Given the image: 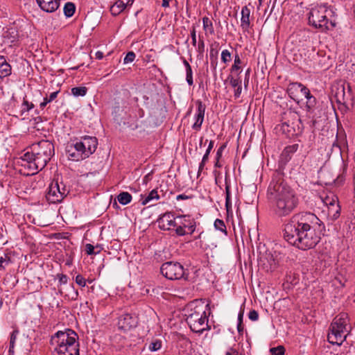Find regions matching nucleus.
Returning a JSON list of instances; mask_svg holds the SVG:
<instances>
[{"label":"nucleus","mask_w":355,"mask_h":355,"mask_svg":"<svg viewBox=\"0 0 355 355\" xmlns=\"http://www.w3.org/2000/svg\"><path fill=\"white\" fill-rule=\"evenodd\" d=\"M325 232L324 223L313 213L294 214L284 228V239L291 245L302 250L312 249Z\"/></svg>","instance_id":"nucleus-1"},{"label":"nucleus","mask_w":355,"mask_h":355,"mask_svg":"<svg viewBox=\"0 0 355 355\" xmlns=\"http://www.w3.org/2000/svg\"><path fill=\"white\" fill-rule=\"evenodd\" d=\"M268 198L272 204L274 214L278 218L289 216L299 204L295 191L279 174L273 176L268 188Z\"/></svg>","instance_id":"nucleus-2"},{"label":"nucleus","mask_w":355,"mask_h":355,"mask_svg":"<svg viewBox=\"0 0 355 355\" xmlns=\"http://www.w3.org/2000/svg\"><path fill=\"white\" fill-rule=\"evenodd\" d=\"M54 153L53 144L42 140L31 146L21 157V166L28 170V175H35L44 168Z\"/></svg>","instance_id":"nucleus-3"},{"label":"nucleus","mask_w":355,"mask_h":355,"mask_svg":"<svg viewBox=\"0 0 355 355\" xmlns=\"http://www.w3.org/2000/svg\"><path fill=\"white\" fill-rule=\"evenodd\" d=\"M184 311L186 321L192 331L200 334L208 329V319L202 300L189 302Z\"/></svg>","instance_id":"nucleus-4"},{"label":"nucleus","mask_w":355,"mask_h":355,"mask_svg":"<svg viewBox=\"0 0 355 355\" xmlns=\"http://www.w3.org/2000/svg\"><path fill=\"white\" fill-rule=\"evenodd\" d=\"M76 333L70 329L58 331L51 338L56 344L54 355H79V344Z\"/></svg>","instance_id":"nucleus-5"},{"label":"nucleus","mask_w":355,"mask_h":355,"mask_svg":"<svg viewBox=\"0 0 355 355\" xmlns=\"http://www.w3.org/2000/svg\"><path fill=\"white\" fill-rule=\"evenodd\" d=\"M349 321L348 314L344 312L334 318L327 335V340L331 344L340 345L346 340L351 330Z\"/></svg>","instance_id":"nucleus-6"},{"label":"nucleus","mask_w":355,"mask_h":355,"mask_svg":"<svg viewBox=\"0 0 355 355\" xmlns=\"http://www.w3.org/2000/svg\"><path fill=\"white\" fill-rule=\"evenodd\" d=\"M282 256L277 250H266L259 258V270L268 274L277 275L282 270Z\"/></svg>","instance_id":"nucleus-7"},{"label":"nucleus","mask_w":355,"mask_h":355,"mask_svg":"<svg viewBox=\"0 0 355 355\" xmlns=\"http://www.w3.org/2000/svg\"><path fill=\"white\" fill-rule=\"evenodd\" d=\"M328 8L325 5L316 6L312 8L307 14L308 23L315 28L324 31L329 29L327 18Z\"/></svg>","instance_id":"nucleus-8"},{"label":"nucleus","mask_w":355,"mask_h":355,"mask_svg":"<svg viewBox=\"0 0 355 355\" xmlns=\"http://www.w3.org/2000/svg\"><path fill=\"white\" fill-rule=\"evenodd\" d=\"M160 270L166 278L171 280H176L182 278L187 279L184 268L178 262H166L162 265Z\"/></svg>","instance_id":"nucleus-9"},{"label":"nucleus","mask_w":355,"mask_h":355,"mask_svg":"<svg viewBox=\"0 0 355 355\" xmlns=\"http://www.w3.org/2000/svg\"><path fill=\"white\" fill-rule=\"evenodd\" d=\"M177 226L175 230L178 236H184L187 234H193L196 227V223L189 216L180 215L176 217Z\"/></svg>","instance_id":"nucleus-10"},{"label":"nucleus","mask_w":355,"mask_h":355,"mask_svg":"<svg viewBox=\"0 0 355 355\" xmlns=\"http://www.w3.org/2000/svg\"><path fill=\"white\" fill-rule=\"evenodd\" d=\"M98 141L95 137L85 136L76 142V148L83 153V157H89L96 150Z\"/></svg>","instance_id":"nucleus-11"},{"label":"nucleus","mask_w":355,"mask_h":355,"mask_svg":"<svg viewBox=\"0 0 355 355\" xmlns=\"http://www.w3.org/2000/svg\"><path fill=\"white\" fill-rule=\"evenodd\" d=\"M68 193L69 190L65 185H62V191H60V184L56 181L49 185L46 198L50 203H57L61 202Z\"/></svg>","instance_id":"nucleus-12"},{"label":"nucleus","mask_w":355,"mask_h":355,"mask_svg":"<svg viewBox=\"0 0 355 355\" xmlns=\"http://www.w3.org/2000/svg\"><path fill=\"white\" fill-rule=\"evenodd\" d=\"M137 318L136 316L130 313H125L119 318L118 327L119 329L124 331H129L137 325Z\"/></svg>","instance_id":"nucleus-13"},{"label":"nucleus","mask_w":355,"mask_h":355,"mask_svg":"<svg viewBox=\"0 0 355 355\" xmlns=\"http://www.w3.org/2000/svg\"><path fill=\"white\" fill-rule=\"evenodd\" d=\"M158 227L163 230H170L172 227L177 226V220L174 216L167 212L161 216L157 220Z\"/></svg>","instance_id":"nucleus-14"},{"label":"nucleus","mask_w":355,"mask_h":355,"mask_svg":"<svg viewBox=\"0 0 355 355\" xmlns=\"http://www.w3.org/2000/svg\"><path fill=\"white\" fill-rule=\"evenodd\" d=\"M196 105H198L197 113L195 116V123H193L192 128L196 130H199L201 128L202 124L204 121L205 112L206 107L200 101H196Z\"/></svg>","instance_id":"nucleus-15"},{"label":"nucleus","mask_w":355,"mask_h":355,"mask_svg":"<svg viewBox=\"0 0 355 355\" xmlns=\"http://www.w3.org/2000/svg\"><path fill=\"white\" fill-rule=\"evenodd\" d=\"M251 10L248 6L241 9V27L243 31H248L251 26Z\"/></svg>","instance_id":"nucleus-16"},{"label":"nucleus","mask_w":355,"mask_h":355,"mask_svg":"<svg viewBox=\"0 0 355 355\" xmlns=\"http://www.w3.org/2000/svg\"><path fill=\"white\" fill-rule=\"evenodd\" d=\"M40 8L46 12H53L58 10L60 0H36Z\"/></svg>","instance_id":"nucleus-17"},{"label":"nucleus","mask_w":355,"mask_h":355,"mask_svg":"<svg viewBox=\"0 0 355 355\" xmlns=\"http://www.w3.org/2000/svg\"><path fill=\"white\" fill-rule=\"evenodd\" d=\"M67 154L69 159L73 161H80L85 159L83 153L76 148V143L68 145L67 147Z\"/></svg>","instance_id":"nucleus-18"},{"label":"nucleus","mask_w":355,"mask_h":355,"mask_svg":"<svg viewBox=\"0 0 355 355\" xmlns=\"http://www.w3.org/2000/svg\"><path fill=\"white\" fill-rule=\"evenodd\" d=\"M277 131L281 132L282 134L286 135L287 137L293 136L295 134V130L292 124L288 122H283L276 126Z\"/></svg>","instance_id":"nucleus-19"},{"label":"nucleus","mask_w":355,"mask_h":355,"mask_svg":"<svg viewBox=\"0 0 355 355\" xmlns=\"http://www.w3.org/2000/svg\"><path fill=\"white\" fill-rule=\"evenodd\" d=\"M327 209V216L331 220L334 221L338 218L341 210L338 202L335 204H332L331 206L328 207Z\"/></svg>","instance_id":"nucleus-20"},{"label":"nucleus","mask_w":355,"mask_h":355,"mask_svg":"<svg viewBox=\"0 0 355 355\" xmlns=\"http://www.w3.org/2000/svg\"><path fill=\"white\" fill-rule=\"evenodd\" d=\"M300 89L301 83H290L287 89V92L289 96L296 102L299 101L297 94L300 92Z\"/></svg>","instance_id":"nucleus-21"},{"label":"nucleus","mask_w":355,"mask_h":355,"mask_svg":"<svg viewBox=\"0 0 355 355\" xmlns=\"http://www.w3.org/2000/svg\"><path fill=\"white\" fill-rule=\"evenodd\" d=\"M11 73V67L3 55H0V77H6Z\"/></svg>","instance_id":"nucleus-22"},{"label":"nucleus","mask_w":355,"mask_h":355,"mask_svg":"<svg viewBox=\"0 0 355 355\" xmlns=\"http://www.w3.org/2000/svg\"><path fill=\"white\" fill-rule=\"evenodd\" d=\"M3 37L5 42L8 43H13L18 39V32L16 28H10L3 33Z\"/></svg>","instance_id":"nucleus-23"},{"label":"nucleus","mask_w":355,"mask_h":355,"mask_svg":"<svg viewBox=\"0 0 355 355\" xmlns=\"http://www.w3.org/2000/svg\"><path fill=\"white\" fill-rule=\"evenodd\" d=\"M126 6L127 5L124 3L123 0H119L111 6L110 12L113 15H118L125 9Z\"/></svg>","instance_id":"nucleus-24"},{"label":"nucleus","mask_w":355,"mask_h":355,"mask_svg":"<svg viewBox=\"0 0 355 355\" xmlns=\"http://www.w3.org/2000/svg\"><path fill=\"white\" fill-rule=\"evenodd\" d=\"M141 197L142 205H146L151 200H158L159 198V196L158 195L157 189L152 190L145 198H144L143 195H141Z\"/></svg>","instance_id":"nucleus-25"},{"label":"nucleus","mask_w":355,"mask_h":355,"mask_svg":"<svg viewBox=\"0 0 355 355\" xmlns=\"http://www.w3.org/2000/svg\"><path fill=\"white\" fill-rule=\"evenodd\" d=\"M119 202L123 205H128L132 200V196L128 192H121L117 196Z\"/></svg>","instance_id":"nucleus-26"},{"label":"nucleus","mask_w":355,"mask_h":355,"mask_svg":"<svg viewBox=\"0 0 355 355\" xmlns=\"http://www.w3.org/2000/svg\"><path fill=\"white\" fill-rule=\"evenodd\" d=\"M320 199L324 205H325L327 207L331 206L332 204H335L338 202V197L333 193L327 195L324 197H321Z\"/></svg>","instance_id":"nucleus-27"},{"label":"nucleus","mask_w":355,"mask_h":355,"mask_svg":"<svg viewBox=\"0 0 355 355\" xmlns=\"http://www.w3.org/2000/svg\"><path fill=\"white\" fill-rule=\"evenodd\" d=\"M297 283V279L293 275H287L283 283V287L284 288H291L292 286H295Z\"/></svg>","instance_id":"nucleus-28"},{"label":"nucleus","mask_w":355,"mask_h":355,"mask_svg":"<svg viewBox=\"0 0 355 355\" xmlns=\"http://www.w3.org/2000/svg\"><path fill=\"white\" fill-rule=\"evenodd\" d=\"M183 63L186 68V80L189 85L191 86L193 83L191 67L185 59H184Z\"/></svg>","instance_id":"nucleus-29"},{"label":"nucleus","mask_w":355,"mask_h":355,"mask_svg":"<svg viewBox=\"0 0 355 355\" xmlns=\"http://www.w3.org/2000/svg\"><path fill=\"white\" fill-rule=\"evenodd\" d=\"M202 24L205 31H208L211 35L214 34L213 23L209 17H204L202 18Z\"/></svg>","instance_id":"nucleus-30"},{"label":"nucleus","mask_w":355,"mask_h":355,"mask_svg":"<svg viewBox=\"0 0 355 355\" xmlns=\"http://www.w3.org/2000/svg\"><path fill=\"white\" fill-rule=\"evenodd\" d=\"M225 193H226L225 206H226L227 210L228 211L229 209L232 207V202H231V200H230V185L228 182L227 176L225 177Z\"/></svg>","instance_id":"nucleus-31"},{"label":"nucleus","mask_w":355,"mask_h":355,"mask_svg":"<svg viewBox=\"0 0 355 355\" xmlns=\"http://www.w3.org/2000/svg\"><path fill=\"white\" fill-rule=\"evenodd\" d=\"M76 7L75 5L71 2H67L64 6V13L67 17L73 16L75 12Z\"/></svg>","instance_id":"nucleus-32"},{"label":"nucleus","mask_w":355,"mask_h":355,"mask_svg":"<svg viewBox=\"0 0 355 355\" xmlns=\"http://www.w3.org/2000/svg\"><path fill=\"white\" fill-rule=\"evenodd\" d=\"M241 60L238 54H236L234 56V64L231 67V73L236 72L239 71V73H241Z\"/></svg>","instance_id":"nucleus-33"},{"label":"nucleus","mask_w":355,"mask_h":355,"mask_svg":"<svg viewBox=\"0 0 355 355\" xmlns=\"http://www.w3.org/2000/svg\"><path fill=\"white\" fill-rule=\"evenodd\" d=\"M87 89L85 87H76L71 89V93L75 96H84L87 94Z\"/></svg>","instance_id":"nucleus-34"},{"label":"nucleus","mask_w":355,"mask_h":355,"mask_svg":"<svg viewBox=\"0 0 355 355\" xmlns=\"http://www.w3.org/2000/svg\"><path fill=\"white\" fill-rule=\"evenodd\" d=\"M306 107L308 111H310L315 106L316 103H317L316 98L313 95H311V94L310 95H309L308 96H306Z\"/></svg>","instance_id":"nucleus-35"},{"label":"nucleus","mask_w":355,"mask_h":355,"mask_svg":"<svg viewBox=\"0 0 355 355\" xmlns=\"http://www.w3.org/2000/svg\"><path fill=\"white\" fill-rule=\"evenodd\" d=\"M18 334H19L18 330H14L10 335V347H9V353L10 354H14L15 343V340H16Z\"/></svg>","instance_id":"nucleus-36"},{"label":"nucleus","mask_w":355,"mask_h":355,"mask_svg":"<svg viewBox=\"0 0 355 355\" xmlns=\"http://www.w3.org/2000/svg\"><path fill=\"white\" fill-rule=\"evenodd\" d=\"M162 347V341L159 340H155L153 341H152L149 346H148V349L151 352H155V351H157L158 349H159Z\"/></svg>","instance_id":"nucleus-37"},{"label":"nucleus","mask_w":355,"mask_h":355,"mask_svg":"<svg viewBox=\"0 0 355 355\" xmlns=\"http://www.w3.org/2000/svg\"><path fill=\"white\" fill-rule=\"evenodd\" d=\"M214 227L216 230H218L220 232H225V234H227L226 226L223 220L216 219L214 222Z\"/></svg>","instance_id":"nucleus-38"},{"label":"nucleus","mask_w":355,"mask_h":355,"mask_svg":"<svg viewBox=\"0 0 355 355\" xmlns=\"http://www.w3.org/2000/svg\"><path fill=\"white\" fill-rule=\"evenodd\" d=\"M298 145L297 144H293L291 146H286L283 153L282 155H289L290 154H293L297 150Z\"/></svg>","instance_id":"nucleus-39"},{"label":"nucleus","mask_w":355,"mask_h":355,"mask_svg":"<svg viewBox=\"0 0 355 355\" xmlns=\"http://www.w3.org/2000/svg\"><path fill=\"white\" fill-rule=\"evenodd\" d=\"M10 262V257L7 254L0 257V270H3L9 263Z\"/></svg>","instance_id":"nucleus-40"},{"label":"nucleus","mask_w":355,"mask_h":355,"mask_svg":"<svg viewBox=\"0 0 355 355\" xmlns=\"http://www.w3.org/2000/svg\"><path fill=\"white\" fill-rule=\"evenodd\" d=\"M271 355H284L285 349L283 346H278L277 347H272L270 349Z\"/></svg>","instance_id":"nucleus-41"},{"label":"nucleus","mask_w":355,"mask_h":355,"mask_svg":"<svg viewBox=\"0 0 355 355\" xmlns=\"http://www.w3.org/2000/svg\"><path fill=\"white\" fill-rule=\"evenodd\" d=\"M221 60L225 64L230 62L231 60V53L227 50L225 49L221 53Z\"/></svg>","instance_id":"nucleus-42"},{"label":"nucleus","mask_w":355,"mask_h":355,"mask_svg":"<svg viewBox=\"0 0 355 355\" xmlns=\"http://www.w3.org/2000/svg\"><path fill=\"white\" fill-rule=\"evenodd\" d=\"M230 85L232 87L236 88L241 85V80L240 78L229 77Z\"/></svg>","instance_id":"nucleus-43"},{"label":"nucleus","mask_w":355,"mask_h":355,"mask_svg":"<svg viewBox=\"0 0 355 355\" xmlns=\"http://www.w3.org/2000/svg\"><path fill=\"white\" fill-rule=\"evenodd\" d=\"M135 53L133 51L128 52L123 59L124 64L132 62L135 60Z\"/></svg>","instance_id":"nucleus-44"},{"label":"nucleus","mask_w":355,"mask_h":355,"mask_svg":"<svg viewBox=\"0 0 355 355\" xmlns=\"http://www.w3.org/2000/svg\"><path fill=\"white\" fill-rule=\"evenodd\" d=\"M75 281L79 286L85 287L86 286V279L80 275H76Z\"/></svg>","instance_id":"nucleus-45"},{"label":"nucleus","mask_w":355,"mask_h":355,"mask_svg":"<svg viewBox=\"0 0 355 355\" xmlns=\"http://www.w3.org/2000/svg\"><path fill=\"white\" fill-rule=\"evenodd\" d=\"M69 292L66 294L69 300H76L78 295V290H67Z\"/></svg>","instance_id":"nucleus-46"},{"label":"nucleus","mask_w":355,"mask_h":355,"mask_svg":"<svg viewBox=\"0 0 355 355\" xmlns=\"http://www.w3.org/2000/svg\"><path fill=\"white\" fill-rule=\"evenodd\" d=\"M34 107V105L32 103H29L27 101H24L22 103V110L23 111H29Z\"/></svg>","instance_id":"nucleus-47"},{"label":"nucleus","mask_w":355,"mask_h":355,"mask_svg":"<svg viewBox=\"0 0 355 355\" xmlns=\"http://www.w3.org/2000/svg\"><path fill=\"white\" fill-rule=\"evenodd\" d=\"M85 251L88 255L96 254L97 252H94V247L90 243L85 245Z\"/></svg>","instance_id":"nucleus-48"},{"label":"nucleus","mask_w":355,"mask_h":355,"mask_svg":"<svg viewBox=\"0 0 355 355\" xmlns=\"http://www.w3.org/2000/svg\"><path fill=\"white\" fill-rule=\"evenodd\" d=\"M191 37L192 40V44L193 46H196V27L194 26H192V28L191 30Z\"/></svg>","instance_id":"nucleus-49"},{"label":"nucleus","mask_w":355,"mask_h":355,"mask_svg":"<svg viewBox=\"0 0 355 355\" xmlns=\"http://www.w3.org/2000/svg\"><path fill=\"white\" fill-rule=\"evenodd\" d=\"M249 318L252 321H256L259 318V314L257 311L251 310L248 315Z\"/></svg>","instance_id":"nucleus-50"},{"label":"nucleus","mask_w":355,"mask_h":355,"mask_svg":"<svg viewBox=\"0 0 355 355\" xmlns=\"http://www.w3.org/2000/svg\"><path fill=\"white\" fill-rule=\"evenodd\" d=\"M300 92L306 98L311 94L310 90L301 83V89Z\"/></svg>","instance_id":"nucleus-51"},{"label":"nucleus","mask_w":355,"mask_h":355,"mask_svg":"<svg viewBox=\"0 0 355 355\" xmlns=\"http://www.w3.org/2000/svg\"><path fill=\"white\" fill-rule=\"evenodd\" d=\"M57 277H58L59 282L60 284H64L67 282L68 278L65 275L58 274Z\"/></svg>","instance_id":"nucleus-52"},{"label":"nucleus","mask_w":355,"mask_h":355,"mask_svg":"<svg viewBox=\"0 0 355 355\" xmlns=\"http://www.w3.org/2000/svg\"><path fill=\"white\" fill-rule=\"evenodd\" d=\"M198 51L200 53H202L204 51L205 49V42L202 39H201L200 37H199V42H198Z\"/></svg>","instance_id":"nucleus-53"},{"label":"nucleus","mask_w":355,"mask_h":355,"mask_svg":"<svg viewBox=\"0 0 355 355\" xmlns=\"http://www.w3.org/2000/svg\"><path fill=\"white\" fill-rule=\"evenodd\" d=\"M59 92H60V91H56V92H52V93L49 95V96L48 98L46 97V98H45L47 100V101H48L49 103H50V102L53 101V100L57 97V96H58V94Z\"/></svg>","instance_id":"nucleus-54"},{"label":"nucleus","mask_w":355,"mask_h":355,"mask_svg":"<svg viewBox=\"0 0 355 355\" xmlns=\"http://www.w3.org/2000/svg\"><path fill=\"white\" fill-rule=\"evenodd\" d=\"M235 90H234V96L236 98H239L241 94V91H242V87L241 85L238 87H236L234 88Z\"/></svg>","instance_id":"nucleus-55"},{"label":"nucleus","mask_w":355,"mask_h":355,"mask_svg":"<svg viewBox=\"0 0 355 355\" xmlns=\"http://www.w3.org/2000/svg\"><path fill=\"white\" fill-rule=\"evenodd\" d=\"M191 198V196L185 195V194H180V195L177 196L176 199L178 200H188V199H190Z\"/></svg>","instance_id":"nucleus-56"},{"label":"nucleus","mask_w":355,"mask_h":355,"mask_svg":"<svg viewBox=\"0 0 355 355\" xmlns=\"http://www.w3.org/2000/svg\"><path fill=\"white\" fill-rule=\"evenodd\" d=\"M225 148V145H223L222 146H220L218 150H217V153H216V157H217V159H219L220 157H221V155H222V152L223 150H224V148Z\"/></svg>","instance_id":"nucleus-57"},{"label":"nucleus","mask_w":355,"mask_h":355,"mask_svg":"<svg viewBox=\"0 0 355 355\" xmlns=\"http://www.w3.org/2000/svg\"><path fill=\"white\" fill-rule=\"evenodd\" d=\"M250 73V69H248L245 72V86L246 87L247 84L249 81V76Z\"/></svg>","instance_id":"nucleus-58"},{"label":"nucleus","mask_w":355,"mask_h":355,"mask_svg":"<svg viewBox=\"0 0 355 355\" xmlns=\"http://www.w3.org/2000/svg\"><path fill=\"white\" fill-rule=\"evenodd\" d=\"M226 355H239V352L234 349H231L230 352H227Z\"/></svg>","instance_id":"nucleus-59"},{"label":"nucleus","mask_w":355,"mask_h":355,"mask_svg":"<svg viewBox=\"0 0 355 355\" xmlns=\"http://www.w3.org/2000/svg\"><path fill=\"white\" fill-rule=\"evenodd\" d=\"M95 55L96 59L101 60L103 58V53L101 51H97Z\"/></svg>","instance_id":"nucleus-60"},{"label":"nucleus","mask_w":355,"mask_h":355,"mask_svg":"<svg viewBox=\"0 0 355 355\" xmlns=\"http://www.w3.org/2000/svg\"><path fill=\"white\" fill-rule=\"evenodd\" d=\"M237 329H238L239 333L241 334L243 332V326L242 323L239 322L238 326H237Z\"/></svg>","instance_id":"nucleus-61"},{"label":"nucleus","mask_w":355,"mask_h":355,"mask_svg":"<svg viewBox=\"0 0 355 355\" xmlns=\"http://www.w3.org/2000/svg\"><path fill=\"white\" fill-rule=\"evenodd\" d=\"M217 54H218V51L217 50L214 49H211V50H210V56L211 57L216 56V55H217Z\"/></svg>","instance_id":"nucleus-62"},{"label":"nucleus","mask_w":355,"mask_h":355,"mask_svg":"<svg viewBox=\"0 0 355 355\" xmlns=\"http://www.w3.org/2000/svg\"><path fill=\"white\" fill-rule=\"evenodd\" d=\"M205 163L201 162L199 166L198 173H200L204 168Z\"/></svg>","instance_id":"nucleus-63"},{"label":"nucleus","mask_w":355,"mask_h":355,"mask_svg":"<svg viewBox=\"0 0 355 355\" xmlns=\"http://www.w3.org/2000/svg\"><path fill=\"white\" fill-rule=\"evenodd\" d=\"M49 103V102L47 101V100L44 98V101L42 103H40V107L41 108H44L46 104Z\"/></svg>","instance_id":"nucleus-64"}]
</instances>
